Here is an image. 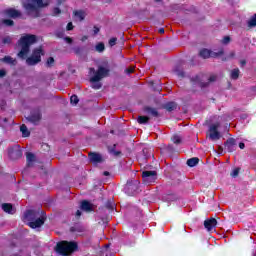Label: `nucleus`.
<instances>
[{"label":"nucleus","instance_id":"obj_1","mask_svg":"<svg viewBox=\"0 0 256 256\" xmlns=\"http://www.w3.org/2000/svg\"><path fill=\"white\" fill-rule=\"evenodd\" d=\"M38 42L39 37H37L35 34H26L17 42V48L19 49L17 57H19V59H26V64H28L30 67L41 63V56L45 55L43 48L40 46L33 49L32 54L28 56L31 51V46Z\"/></svg>","mask_w":256,"mask_h":256},{"label":"nucleus","instance_id":"obj_2","mask_svg":"<svg viewBox=\"0 0 256 256\" xmlns=\"http://www.w3.org/2000/svg\"><path fill=\"white\" fill-rule=\"evenodd\" d=\"M24 223H28L31 229H37L44 225L45 217L37 210H28L24 213Z\"/></svg>","mask_w":256,"mask_h":256},{"label":"nucleus","instance_id":"obj_3","mask_svg":"<svg viewBox=\"0 0 256 256\" xmlns=\"http://www.w3.org/2000/svg\"><path fill=\"white\" fill-rule=\"evenodd\" d=\"M51 0H24L22 2L23 8L26 13L31 15V13H35L37 9H41L43 7H47Z\"/></svg>","mask_w":256,"mask_h":256},{"label":"nucleus","instance_id":"obj_4","mask_svg":"<svg viewBox=\"0 0 256 256\" xmlns=\"http://www.w3.org/2000/svg\"><path fill=\"white\" fill-rule=\"evenodd\" d=\"M75 249H77V243L75 242L62 241L56 246L57 253L63 256L71 255Z\"/></svg>","mask_w":256,"mask_h":256},{"label":"nucleus","instance_id":"obj_5","mask_svg":"<svg viewBox=\"0 0 256 256\" xmlns=\"http://www.w3.org/2000/svg\"><path fill=\"white\" fill-rule=\"evenodd\" d=\"M109 75V69L104 68V67H99L98 71L95 72L94 76L90 78V81L92 83V88L93 89H99L101 87L100 80L103 79L104 77H107Z\"/></svg>","mask_w":256,"mask_h":256},{"label":"nucleus","instance_id":"obj_6","mask_svg":"<svg viewBox=\"0 0 256 256\" xmlns=\"http://www.w3.org/2000/svg\"><path fill=\"white\" fill-rule=\"evenodd\" d=\"M220 127L221 123L219 122L210 125L207 133V137L210 139V141H219V139H221V132L219 131Z\"/></svg>","mask_w":256,"mask_h":256},{"label":"nucleus","instance_id":"obj_7","mask_svg":"<svg viewBox=\"0 0 256 256\" xmlns=\"http://www.w3.org/2000/svg\"><path fill=\"white\" fill-rule=\"evenodd\" d=\"M224 51L223 49H220L219 51H211L209 49H202L199 52L200 57L202 59H209V57H221L223 55Z\"/></svg>","mask_w":256,"mask_h":256},{"label":"nucleus","instance_id":"obj_8","mask_svg":"<svg viewBox=\"0 0 256 256\" xmlns=\"http://www.w3.org/2000/svg\"><path fill=\"white\" fill-rule=\"evenodd\" d=\"M142 179L144 183H155L157 180V172L156 171H144L142 173Z\"/></svg>","mask_w":256,"mask_h":256},{"label":"nucleus","instance_id":"obj_9","mask_svg":"<svg viewBox=\"0 0 256 256\" xmlns=\"http://www.w3.org/2000/svg\"><path fill=\"white\" fill-rule=\"evenodd\" d=\"M22 155H23V152H21V148H19V146H15L9 149V157L11 159H20Z\"/></svg>","mask_w":256,"mask_h":256},{"label":"nucleus","instance_id":"obj_10","mask_svg":"<svg viewBox=\"0 0 256 256\" xmlns=\"http://www.w3.org/2000/svg\"><path fill=\"white\" fill-rule=\"evenodd\" d=\"M74 21L81 23V21H85V17H87V12L83 10H75L73 12Z\"/></svg>","mask_w":256,"mask_h":256},{"label":"nucleus","instance_id":"obj_11","mask_svg":"<svg viewBox=\"0 0 256 256\" xmlns=\"http://www.w3.org/2000/svg\"><path fill=\"white\" fill-rule=\"evenodd\" d=\"M204 227H205V229H207V231H213V229H215V227H217V220L215 218L205 220Z\"/></svg>","mask_w":256,"mask_h":256},{"label":"nucleus","instance_id":"obj_12","mask_svg":"<svg viewBox=\"0 0 256 256\" xmlns=\"http://www.w3.org/2000/svg\"><path fill=\"white\" fill-rule=\"evenodd\" d=\"M6 15L8 17H11L12 19H19V17H21V11H19L17 9L10 8V9L6 10Z\"/></svg>","mask_w":256,"mask_h":256},{"label":"nucleus","instance_id":"obj_13","mask_svg":"<svg viewBox=\"0 0 256 256\" xmlns=\"http://www.w3.org/2000/svg\"><path fill=\"white\" fill-rule=\"evenodd\" d=\"M27 120L30 121V123H39V121H41V113L33 112L27 117Z\"/></svg>","mask_w":256,"mask_h":256},{"label":"nucleus","instance_id":"obj_14","mask_svg":"<svg viewBox=\"0 0 256 256\" xmlns=\"http://www.w3.org/2000/svg\"><path fill=\"white\" fill-rule=\"evenodd\" d=\"M89 158L92 163H103V156L101 154L90 153Z\"/></svg>","mask_w":256,"mask_h":256},{"label":"nucleus","instance_id":"obj_15","mask_svg":"<svg viewBox=\"0 0 256 256\" xmlns=\"http://www.w3.org/2000/svg\"><path fill=\"white\" fill-rule=\"evenodd\" d=\"M26 159H27V165L28 167H33L35 165L37 158L35 157V154L28 152L26 154Z\"/></svg>","mask_w":256,"mask_h":256},{"label":"nucleus","instance_id":"obj_16","mask_svg":"<svg viewBox=\"0 0 256 256\" xmlns=\"http://www.w3.org/2000/svg\"><path fill=\"white\" fill-rule=\"evenodd\" d=\"M81 210L86 211L89 213V211H93V204H91L89 201L84 200L81 203Z\"/></svg>","mask_w":256,"mask_h":256},{"label":"nucleus","instance_id":"obj_17","mask_svg":"<svg viewBox=\"0 0 256 256\" xmlns=\"http://www.w3.org/2000/svg\"><path fill=\"white\" fill-rule=\"evenodd\" d=\"M248 29H255L256 27V14H253L246 22Z\"/></svg>","mask_w":256,"mask_h":256},{"label":"nucleus","instance_id":"obj_18","mask_svg":"<svg viewBox=\"0 0 256 256\" xmlns=\"http://www.w3.org/2000/svg\"><path fill=\"white\" fill-rule=\"evenodd\" d=\"M2 63H7V65H17V60L11 56H5L4 58L0 59Z\"/></svg>","mask_w":256,"mask_h":256},{"label":"nucleus","instance_id":"obj_19","mask_svg":"<svg viewBox=\"0 0 256 256\" xmlns=\"http://www.w3.org/2000/svg\"><path fill=\"white\" fill-rule=\"evenodd\" d=\"M2 209L5 211V213H9L10 215H13L15 213V209L13 208V205L9 203L2 204Z\"/></svg>","mask_w":256,"mask_h":256},{"label":"nucleus","instance_id":"obj_20","mask_svg":"<svg viewBox=\"0 0 256 256\" xmlns=\"http://www.w3.org/2000/svg\"><path fill=\"white\" fill-rule=\"evenodd\" d=\"M146 113L150 117H159V112L155 108H147Z\"/></svg>","mask_w":256,"mask_h":256},{"label":"nucleus","instance_id":"obj_21","mask_svg":"<svg viewBox=\"0 0 256 256\" xmlns=\"http://www.w3.org/2000/svg\"><path fill=\"white\" fill-rule=\"evenodd\" d=\"M20 131H21L23 137H29L31 135V132H29V129L25 125H22L20 127Z\"/></svg>","mask_w":256,"mask_h":256},{"label":"nucleus","instance_id":"obj_22","mask_svg":"<svg viewBox=\"0 0 256 256\" xmlns=\"http://www.w3.org/2000/svg\"><path fill=\"white\" fill-rule=\"evenodd\" d=\"M239 73H240L239 68L233 69L230 73L231 79H234V80L239 79Z\"/></svg>","mask_w":256,"mask_h":256},{"label":"nucleus","instance_id":"obj_23","mask_svg":"<svg viewBox=\"0 0 256 256\" xmlns=\"http://www.w3.org/2000/svg\"><path fill=\"white\" fill-rule=\"evenodd\" d=\"M197 163H199V158H191V159L187 160L188 167H195V165H197Z\"/></svg>","mask_w":256,"mask_h":256},{"label":"nucleus","instance_id":"obj_24","mask_svg":"<svg viewBox=\"0 0 256 256\" xmlns=\"http://www.w3.org/2000/svg\"><path fill=\"white\" fill-rule=\"evenodd\" d=\"M95 49L98 53H103L105 51V44L100 42L96 45Z\"/></svg>","mask_w":256,"mask_h":256},{"label":"nucleus","instance_id":"obj_25","mask_svg":"<svg viewBox=\"0 0 256 256\" xmlns=\"http://www.w3.org/2000/svg\"><path fill=\"white\" fill-rule=\"evenodd\" d=\"M148 121H149L148 116H139L138 117V123H140L141 125L148 123Z\"/></svg>","mask_w":256,"mask_h":256},{"label":"nucleus","instance_id":"obj_26","mask_svg":"<svg viewBox=\"0 0 256 256\" xmlns=\"http://www.w3.org/2000/svg\"><path fill=\"white\" fill-rule=\"evenodd\" d=\"M171 141H173V143H175L176 145H179V143H181V136L175 134L174 136H172Z\"/></svg>","mask_w":256,"mask_h":256},{"label":"nucleus","instance_id":"obj_27","mask_svg":"<svg viewBox=\"0 0 256 256\" xmlns=\"http://www.w3.org/2000/svg\"><path fill=\"white\" fill-rule=\"evenodd\" d=\"M222 45H229L231 43V36H225L222 40H221Z\"/></svg>","mask_w":256,"mask_h":256},{"label":"nucleus","instance_id":"obj_28","mask_svg":"<svg viewBox=\"0 0 256 256\" xmlns=\"http://www.w3.org/2000/svg\"><path fill=\"white\" fill-rule=\"evenodd\" d=\"M70 103H71L72 105H77V103H79V98L77 97V95L71 96V98H70Z\"/></svg>","mask_w":256,"mask_h":256},{"label":"nucleus","instance_id":"obj_29","mask_svg":"<svg viewBox=\"0 0 256 256\" xmlns=\"http://www.w3.org/2000/svg\"><path fill=\"white\" fill-rule=\"evenodd\" d=\"M109 47H115V45H117V38L113 37L109 40L108 42Z\"/></svg>","mask_w":256,"mask_h":256},{"label":"nucleus","instance_id":"obj_30","mask_svg":"<svg viewBox=\"0 0 256 256\" xmlns=\"http://www.w3.org/2000/svg\"><path fill=\"white\" fill-rule=\"evenodd\" d=\"M239 171H241V169L240 168H235V169H233L232 170V172H231V177H238L239 176Z\"/></svg>","mask_w":256,"mask_h":256},{"label":"nucleus","instance_id":"obj_31","mask_svg":"<svg viewBox=\"0 0 256 256\" xmlns=\"http://www.w3.org/2000/svg\"><path fill=\"white\" fill-rule=\"evenodd\" d=\"M3 24L6 25V27H12V25H13V20H11V19H5V20H3Z\"/></svg>","mask_w":256,"mask_h":256},{"label":"nucleus","instance_id":"obj_32","mask_svg":"<svg viewBox=\"0 0 256 256\" xmlns=\"http://www.w3.org/2000/svg\"><path fill=\"white\" fill-rule=\"evenodd\" d=\"M175 107H176V105H175V103H173V102L168 103V104L166 105L167 111H173V109H175Z\"/></svg>","mask_w":256,"mask_h":256},{"label":"nucleus","instance_id":"obj_33","mask_svg":"<svg viewBox=\"0 0 256 256\" xmlns=\"http://www.w3.org/2000/svg\"><path fill=\"white\" fill-rule=\"evenodd\" d=\"M175 73L176 75H178L179 77H185V73L183 72V70L176 68L175 69Z\"/></svg>","mask_w":256,"mask_h":256},{"label":"nucleus","instance_id":"obj_34","mask_svg":"<svg viewBox=\"0 0 256 256\" xmlns=\"http://www.w3.org/2000/svg\"><path fill=\"white\" fill-rule=\"evenodd\" d=\"M54 63H55V59L53 57L48 58L47 60L48 67H53Z\"/></svg>","mask_w":256,"mask_h":256},{"label":"nucleus","instance_id":"obj_35","mask_svg":"<svg viewBox=\"0 0 256 256\" xmlns=\"http://www.w3.org/2000/svg\"><path fill=\"white\" fill-rule=\"evenodd\" d=\"M66 29L67 31H73V23L72 22L68 23L66 26Z\"/></svg>","mask_w":256,"mask_h":256},{"label":"nucleus","instance_id":"obj_36","mask_svg":"<svg viewBox=\"0 0 256 256\" xmlns=\"http://www.w3.org/2000/svg\"><path fill=\"white\" fill-rule=\"evenodd\" d=\"M61 13V9L59 8H54L53 10V15H59Z\"/></svg>","mask_w":256,"mask_h":256},{"label":"nucleus","instance_id":"obj_37","mask_svg":"<svg viewBox=\"0 0 256 256\" xmlns=\"http://www.w3.org/2000/svg\"><path fill=\"white\" fill-rule=\"evenodd\" d=\"M64 41H66V43H68V44L73 43V39L71 37H65Z\"/></svg>","mask_w":256,"mask_h":256},{"label":"nucleus","instance_id":"obj_38","mask_svg":"<svg viewBox=\"0 0 256 256\" xmlns=\"http://www.w3.org/2000/svg\"><path fill=\"white\" fill-rule=\"evenodd\" d=\"M3 43H4V44H9V43H11V37H6V38H4V39H3Z\"/></svg>","mask_w":256,"mask_h":256},{"label":"nucleus","instance_id":"obj_39","mask_svg":"<svg viewBox=\"0 0 256 256\" xmlns=\"http://www.w3.org/2000/svg\"><path fill=\"white\" fill-rule=\"evenodd\" d=\"M99 31H101V27H99V26H94V28H93V33H99Z\"/></svg>","mask_w":256,"mask_h":256},{"label":"nucleus","instance_id":"obj_40","mask_svg":"<svg viewBox=\"0 0 256 256\" xmlns=\"http://www.w3.org/2000/svg\"><path fill=\"white\" fill-rule=\"evenodd\" d=\"M235 57V52H230L227 56L228 59H233Z\"/></svg>","mask_w":256,"mask_h":256},{"label":"nucleus","instance_id":"obj_41","mask_svg":"<svg viewBox=\"0 0 256 256\" xmlns=\"http://www.w3.org/2000/svg\"><path fill=\"white\" fill-rule=\"evenodd\" d=\"M7 72L5 70H0V77H5Z\"/></svg>","mask_w":256,"mask_h":256},{"label":"nucleus","instance_id":"obj_42","mask_svg":"<svg viewBox=\"0 0 256 256\" xmlns=\"http://www.w3.org/2000/svg\"><path fill=\"white\" fill-rule=\"evenodd\" d=\"M228 145H235V140L234 139H230L227 141Z\"/></svg>","mask_w":256,"mask_h":256},{"label":"nucleus","instance_id":"obj_43","mask_svg":"<svg viewBox=\"0 0 256 256\" xmlns=\"http://www.w3.org/2000/svg\"><path fill=\"white\" fill-rule=\"evenodd\" d=\"M42 147H43L44 151H49V145L44 144V145H42Z\"/></svg>","mask_w":256,"mask_h":256},{"label":"nucleus","instance_id":"obj_44","mask_svg":"<svg viewBox=\"0 0 256 256\" xmlns=\"http://www.w3.org/2000/svg\"><path fill=\"white\" fill-rule=\"evenodd\" d=\"M134 69L133 68H128L126 69V73H133Z\"/></svg>","mask_w":256,"mask_h":256},{"label":"nucleus","instance_id":"obj_45","mask_svg":"<svg viewBox=\"0 0 256 256\" xmlns=\"http://www.w3.org/2000/svg\"><path fill=\"white\" fill-rule=\"evenodd\" d=\"M239 147H240L241 149H245V143L241 142V143L239 144Z\"/></svg>","mask_w":256,"mask_h":256},{"label":"nucleus","instance_id":"obj_46","mask_svg":"<svg viewBox=\"0 0 256 256\" xmlns=\"http://www.w3.org/2000/svg\"><path fill=\"white\" fill-rule=\"evenodd\" d=\"M158 33H165V28H160V29L158 30Z\"/></svg>","mask_w":256,"mask_h":256},{"label":"nucleus","instance_id":"obj_47","mask_svg":"<svg viewBox=\"0 0 256 256\" xmlns=\"http://www.w3.org/2000/svg\"><path fill=\"white\" fill-rule=\"evenodd\" d=\"M112 153H113V155H120L121 154V152H117V151H112Z\"/></svg>","mask_w":256,"mask_h":256},{"label":"nucleus","instance_id":"obj_48","mask_svg":"<svg viewBox=\"0 0 256 256\" xmlns=\"http://www.w3.org/2000/svg\"><path fill=\"white\" fill-rule=\"evenodd\" d=\"M76 216H77V217H81V211H80V210H78V211L76 212Z\"/></svg>","mask_w":256,"mask_h":256},{"label":"nucleus","instance_id":"obj_49","mask_svg":"<svg viewBox=\"0 0 256 256\" xmlns=\"http://www.w3.org/2000/svg\"><path fill=\"white\" fill-rule=\"evenodd\" d=\"M215 79H216L215 76H211V77L209 78V81H215Z\"/></svg>","mask_w":256,"mask_h":256},{"label":"nucleus","instance_id":"obj_50","mask_svg":"<svg viewBox=\"0 0 256 256\" xmlns=\"http://www.w3.org/2000/svg\"><path fill=\"white\" fill-rule=\"evenodd\" d=\"M65 0H58V5H61V3H64Z\"/></svg>","mask_w":256,"mask_h":256},{"label":"nucleus","instance_id":"obj_51","mask_svg":"<svg viewBox=\"0 0 256 256\" xmlns=\"http://www.w3.org/2000/svg\"><path fill=\"white\" fill-rule=\"evenodd\" d=\"M246 64H247V62L245 60L241 61V65H246Z\"/></svg>","mask_w":256,"mask_h":256},{"label":"nucleus","instance_id":"obj_52","mask_svg":"<svg viewBox=\"0 0 256 256\" xmlns=\"http://www.w3.org/2000/svg\"><path fill=\"white\" fill-rule=\"evenodd\" d=\"M104 175L107 177L109 175V172H104Z\"/></svg>","mask_w":256,"mask_h":256},{"label":"nucleus","instance_id":"obj_53","mask_svg":"<svg viewBox=\"0 0 256 256\" xmlns=\"http://www.w3.org/2000/svg\"><path fill=\"white\" fill-rule=\"evenodd\" d=\"M60 35H61V34H58V37H61Z\"/></svg>","mask_w":256,"mask_h":256},{"label":"nucleus","instance_id":"obj_54","mask_svg":"<svg viewBox=\"0 0 256 256\" xmlns=\"http://www.w3.org/2000/svg\"><path fill=\"white\" fill-rule=\"evenodd\" d=\"M91 71H95V69H91Z\"/></svg>","mask_w":256,"mask_h":256},{"label":"nucleus","instance_id":"obj_55","mask_svg":"<svg viewBox=\"0 0 256 256\" xmlns=\"http://www.w3.org/2000/svg\"><path fill=\"white\" fill-rule=\"evenodd\" d=\"M155 1H160V0H155Z\"/></svg>","mask_w":256,"mask_h":256},{"label":"nucleus","instance_id":"obj_56","mask_svg":"<svg viewBox=\"0 0 256 256\" xmlns=\"http://www.w3.org/2000/svg\"><path fill=\"white\" fill-rule=\"evenodd\" d=\"M254 256H256V254H254Z\"/></svg>","mask_w":256,"mask_h":256}]
</instances>
